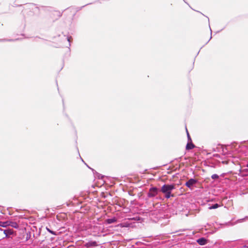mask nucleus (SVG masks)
I'll use <instances>...</instances> for the list:
<instances>
[{
    "instance_id": "1",
    "label": "nucleus",
    "mask_w": 248,
    "mask_h": 248,
    "mask_svg": "<svg viewBox=\"0 0 248 248\" xmlns=\"http://www.w3.org/2000/svg\"><path fill=\"white\" fill-rule=\"evenodd\" d=\"M174 188L173 185H164L161 187V191L165 194L166 198L169 199L173 196V195H171V192Z\"/></svg>"
},
{
    "instance_id": "2",
    "label": "nucleus",
    "mask_w": 248,
    "mask_h": 248,
    "mask_svg": "<svg viewBox=\"0 0 248 248\" xmlns=\"http://www.w3.org/2000/svg\"><path fill=\"white\" fill-rule=\"evenodd\" d=\"M158 193V189L156 187H153L150 189L148 193L149 197H154L157 195Z\"/></svg>"
},
{
    "instance_id": "3",
    "label": "nucleus",
    "mask_w": 248,
    "mask_h": 248,
    "mask_svg": "<svg viewBox=\"0 0 248 248\" xmlns=\"http://www.w3.org/2000/svg\"><path fill=\"white\" fill-rule=\"evenodd\" d=\"M196 183V180L195 179H190L186 183V185L188 187L191 188Z\"/></svg>"
},
{
    "instance_id": "4",
    "label": "nucleus",
    "mask_w": 248,
    "mask_h": 248,
    "mask_svg": "<svg viewBox=\"0 0 248 248\" xmlns=\"http://www.w3.org/2000/svg\"><path fill=\"white\" fill-rule=\"evenodd\" d=\"M197 242L199 245L202 246L206 244L207 240L205 238L202 237L198 239Z\"/></svg>"
},
{
    "instance_id": "5",
    "label": "nucleus",
    "mask_w": 248,
    "mask_h": 248,
    "mask_svg": "<svg viewBox=\"0 0 248 248\" xmlns=\"http://www.w3.org/2000/svg\"><path fill=\"white\" fill-rule=\"evenodd\" d=\"M4 233L6 236L11 235L13 233V230L11 229L4 230Z\"/></svg>"
},
{
    "instance_id": "6",
    "label": "nucleus",
    "mask_w": 248,
    "mask_h": 248,
    "mask_svg": "<svg viewBox=\"0 0 248 248\" xmlns=\"http://www.w3.org/2000/svg\"><path fill=\"white\" fill-rule=\"evenodd\" d=\"M86 246L87 247H92V246H96L97 244H96V242H89V243H87Z\"/></svg>"
},
{
    "instance_id": "7",
    "label": "nucleus",
    "mask_w": 248,
    "mask_h": 248,
    "mask_svg": "<svg viewBox=\"0 0 248 248\" xmlns=\"http://www.w3.org/2000/svg\"><path fill=\"white\" fill-rule=\"evenodd\" d=\"M194 147V145L192 143L190 142V143H188L187 144L186 148V149L189 150V149H191L193 148Z\"/></svg>"
},
{
    "instance_id": "8",
    "label": "nucleus",
    "mask_w": 248,
    "mask_h": 248,
    "mask_svg": "<svg viewBox=\"0 0 248 248\" xmlns=\"http://www.w3.org/2000/svg\"><path fill=\"white\" fill-rule=\"evenodd\" d=\"M219 207V205L218 204H215L213 205V206L210 207L209 208L210 209H216Z\"/></svg>"
},
{
    "instance_id": "9",
    "label": "nucleus",
    "mask_w": 248,
    "mask_h": 248,
    "mask_svg": "<svg viewBox=\"0 0 248 248\" xmlns=\"http://www.w3.org/2000/svg\"><path fill=\"white\" fill-rule=\"evenodd\" d=\"M6 225H7V222L0 221V226L4 227H6Z\"/></svg>"
},
{
    "instance_id": "10",
    "label": "nucleus",
    "mask_w": 248,
    "mask_h": 248,
    "mask_svg": "<svg viewBox=\"0 0 248 248\" xmlns=\"http://www.w3.org/2000/svg\"><path fill=\"white\" fill-rule=\"evenodd\" d=\"M115 221V219H108V223H111Z\"/></svg>"
},
{
    "instance_id": "11",
    "label": "nucleus",
    "mask_w": 248,
    "mask_h": 248,
    "mask_svg": "<svg viewBox=\"0 0 248 248\" xmlns=\"http://www.w3.org/2000/svg\"><path fill=\"white\" fill-rule=\"evenodd\" d=\"M218 177V175L217 174H213L212 176V178L213 179H216V178H217Z\"/></svg>"
},
{
    "instance_id": "12",
    "label": "nucleus",
    "mask_w": 248,
    "mask_h": 248,
    "mask_svg": "<svg viewBox=\"0 0 248 248\" xmlns=\"http://www.w3.org/2000/svg\"><path fill=\"white\" fill-rule=\"evenodd\" d=\"M186 132H187V137H188V139H190V136H189V133H188V131H187V130H186Z\"/></svg>"
},
{
    "instance_id": "13",
    "label": "nucleus",
    "mask_w": 248,
    "mask_h": 248,
    "mask_svg": "<svg viewBox=\"0 0 248 248\" xmlns=\"http://www.w3.org/2000/svg\"><path fill=\"white\" fill-rule=\"evenodd\" d=\"M48 231L50 232H51V233L54 234L52 231H50V230H48Z\"/></svg>"
},
{
    "instance_id": "14",
    "label": "nucleus",
    "mask_w": 248,
    "mask_h": 248,
    "mask_svg": "<svg viewBox=\"0 0 248 248\" xmlns=\"http://www.w3.org/2000/svg\"><path fill=\"white\" fill-rule=\"evenodd\" d=\"M247 166L248 167V163L247 164Z\"/></svg>"
}]
</instances>
